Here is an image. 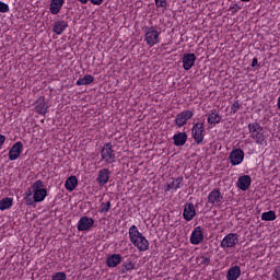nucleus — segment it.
<instances>
[{
  "label": "nucleus",
  "instance_id": "obj_37",
  "mask_svg": "<svg viewBox=\"0 0 280 280\" xmlns=\"http://www.w3.org/2000/svg\"><path fill=\"white\" fill-rule=\"evenodd\" d=\"M273 279L280 280V266L275 268V271L272 273Z\"/></svg>",
  "mask_w": 280,
  "mask_h": 280
},
{
  "label": "nucleus",
  "instance_id": "obj_1",
  "mask_svg": "<svg viewBox=\"0 0 280 280\" xmlns=\"http://www.w3.org/2000/svg\"><path fill=\"white\" fill-rule=\"evenodd\" d=\"M129 240L131 244H133V246H136V248L140 250V253H145V250L150 248V243L148 242L145 236H143V234L139 232V230L137 229V225L130 226Z\"/></svg>",
  "mask_w": 280,
  "mask_h": 280
},
{
  "label": "nucleus",
  "instance_id": "obj_32",
  "mask_svg": "<svg viewBox=\"0 0 280 280\" xmlns=\"http://www.w3.org/2000/svg\"><path fill=\"white\" fill-rule=\"evenodd\" d=\"M110 211V201L101 203L100 213H108Z\"/></svg>",
  "mask_w": 280,
  "mask_h": 280
},
{
  "label": "nucleus",
  "instance_id": "obj_25",
  "mask_svg": "<svg viewBox=\"0 0 280 280\" xmlns=\"http://www.w3.org/2000/svg\"><path fill=\"white\" fill-rule=\"evenodd\" d=\"M65 186H66V189H68V191H73V189L78 187V177H75V175L70 176L66 180Z\"/></svg>",
  "mask_w": 280,
  "mask_h": 280
},
{
  "label": "nucleus",
  "instance_id": "obj_35",
  "mask_svg": "<svg viewBox=\"0 0 280 280\" xmlns=\"http://www.w3.org/2000/svg\"><path fill=\"white\" fill-rule=\"evenodd\" d=\"M0 12L2 14H5L7 12H10V5H8V3H4L2 1H0Z\"/></svg>",
  "mask_w": 280,
  "mask_h": 280
},
{
  "label": "nucleus",
  "instance_id": "obj_36",
  "mask_svg": "<svg viewBox=\"0 0 280 280\" xmlns=\"http://www.w3.org/2000/svg\"><path fill=\"white\" fill-rule=\"evenodd\" d=\"M156 8H167V0H154Z\"/></svg>",
  "mask_w": 280,
  "mask_h": 280
},
{
  "label": "nucleus",
  "instance_id": "obj_30",
  "mask_svg": "<svg viewBox=\"0 0 280 280\" xmlns=\"http://www.w3.org/2000/svg\"><path fill=\"white\" fill-rule=\"evenodd\" d=\"M261 220H264L265 222H272L277 220V213H275V211L272 210L262 212Z\"/></svg>",
  "mask_w": 280,
  "mask_h": 280
},
{
  "label": "nucleus",
  "instance_id": "obj_5",
  "mask_svg": "<svg viewBox=\"0 0 280 280\" xmlns=\"http://www.w3.org/2000/svg\"><path fill=\"white\" fill-rule=\"evenodd\" d=\"M192 138L197 145H200L205 141V124L197 122L192 126Z\"/></svg>",
  "mask_w": 280,
  "mask_h": 280
},
{
  "label": "nucleus",
  "instance_id": "obj_22",
  "mask_svg": "<svg viewBox=\"0 0 280 280\" xmlns=\"http://www.w3.org/2000/svg\"><path fill=\"white\" fill-rule=\"evenodd\" d=\"M174 145L177 148L180 145H185L187 143V133L186 132H178L173 136Z\"/></svg>",
  "mask_w": 280,
  "mask_h": 280
},
{
  "label": "nucleus",
  "instance_id": "obj_42",
  "mask_svg": "<svg viewBox=\"0 0 280 280\" xmlns=\"http://www.w3.org/2000/svg\"><path fill=\"white\" fill-rule=\"evenodd\" d=\"M5 143V136L0 135V145H3Z\"/></svg>",
  "mask_w": 280,
  "mask_h": 280
},
{
  "label": "nucleus",
  "instance_id": "obj_21",
  "mask_svg": "<svg viewBox=\"0 0 280 280\" xmlns=\"http://www.w3.org/2000/svg\"><path fill=\"white\" fill-rule=\"evenodd\" d=\"M47 103L45 102V96H40L37 100V105L35 106V110L36 113H38V115H47Z\"/></svg>",
  "mask_w": 280,
  "mask_h": 280
},
{
  "label": "nucleus",
  "instance_id": "obj_17",
  "mask_svg": "<svg viewBox=\"0 0 280 280\" xmlns=\"http://www.w3.org/2000/svg\"><path fill=\"white\" fill-rule=\"evenodd\" d=\"M121 262V255L120 254H113L106 258V266L107 268H117Z\"/></svg>",
  "mask_w": 280,
  "mask_h": 280
},
{
  "label": "nucleus",
  "instance_id": "obj_10",
  "mask_svg": "<svg viewBox=\"0 0 280 280\" xmlns=\"http://www.w3.org/2000/svg\"><path fill=\"white\" fill-rule=\"evenodd\" d=\"M93 224H95V221L92 218L82 217L78 222L77 229L78 231H91Z\"/></svg>",
  "mask_w": 280,
  "mask_h": 280
},
{
  "label": "nucleus",
  "instance_id": "obj_3",
  "mask_svg": "<svg viewBox=\"0 0 280 280\" xmlns=\"http://www.w3.org/2000/svg\"><path fill=\"white\" fill-rule=\"evenodd\" d=\"M43 187V180L38 179L32 185V189L34 191L33 196V202H43L45 198H47V189L42 188Z\"/></svg>",
  "mask_w": 280,
  "mask_h": 280
},
{
  "label": "nucleus",
  "instance_id": "obj_20",
  "mask_svg": "<svg viewBox=\"0 0 280 280\" xmlns=\"http://www.w3.org/2000/svg\"><path fill=\"white\" fill-rule=\"evenodd\" d=\"M67 27H69V22L61 20L54 23L52 32L55 34H58V36H60V34H62V32H65Z\"/></svg>",
  "mask_w": 280,
  "mask_h": 280
},
{
  "label": "nucleus",
  "instance_id": "obj_34",
  "mask_svg": "<svg viewBox=\"0 0 280 280\" xmlns=\"http://www.w3.org/2000/svg\"><path fill=\"white\" fill-rule=\"evenodd\" d=\"M51 280H67V273L65 272H57L56 275L52 276Z\"/></svg>",
  "mask_w": 280,
  "mask_h": 280
},
{
  "label": "nucleus",
  "instance_id": "obj_23",
  "mask_svg": "<svg viewBox=\"0 0 280 280\" xmlns=\"http://www.w3.org/2000/svg\"><path fill=\"white\" fill-rule=\"evenodd\" d=\"M62 5H65V0H52L50 3L51 14H58V12H60L62 9Z\"/></svg>",
  "mask_w": 280,
  "mask_h": 280
},
{
  "label": "nucleus",
  "instance_id": "obj_8",
  "mask_svg": "<svg viewBox=\"0 0 280 280\" xmlns=\"http://www.w3.org/2000/svg\"><path fill=\"white\" fill-rule=\"evenodd\" d=\"M240 242V238L237 237V234L230 233L221 242V248H233L235 245H237Z\"/></svg>",
  "mask_w": 280,
  "mask_h": 280
},
{
  "label": "nucleus",
  "instance_id": "obj_18",
  "mask_svg": "<svg viewBox=\"0 0 280 280\" xmlns=\"http://www.w3.org/2000/svg\"><path fill=\"white\" fill-rule=\"evenodd\" d=\"M250 183H252L250 176L243 175V176L238 177L236 186L238 187V189H242V191H246V189H248V187H250Z\"/></svg>",
  "mask_w": 280,
  "mask_h": 280
},
{
  "label": "nucleus",
  "instance_id": "obj_40",
  "mask_svg": "<svg viewBox=\"0 0 280 280\" xmlns=\"http://www.w3.org/2000/svg\"><path fill=\"white\" fill-rule=\"evenodd\" d=\"M90 2L92 3V5H102V3H104V0H90Z\"/></svg>",
  "mask_w": 280,
  "mask_h": 280
},
{
  "label": "nucleus",
  "instance_id": "obj_41",
  "mask_svg": "<svg viewBox=\"0 0 280 280\" xmlns=\"http://www.w3.org/2000/svg\"><path fill=\"white\" fill-rule=\"evenodd\" d=\"M257 65H259V60H257V58H254L252 61V67H257Z\"/></svg>",
  "mask_w": 280,
  "mask_h": 280
},
{
  "label": "nucleus",
  "instance_id": "obj_43",
  "mask_svg": "<svg viewBox=\"0 0 280 280\" xmlns=\"http://www.w3.org/2000/svg\"><path fill=\"white\" fill-rule=\"evenodd\" d=\"M79 1L80 3H83V4L89 3V0H79Z\"/></svg>",
  "mask_w": 280,
  "mask_h": 280
},
{
  "label": "nucleus",
  "instance_id": "obj_33",
  "mask_svg": "<svg viewBox=\"0 0 280 280\" xmlns=\"http://www.w3.org/2000/svg\"><path fill=\"white\" fill-rule=\"evenodd\" d=\"M240 108H242L240 101H235L231 106V113H233V115H235V113H237V110H240Z\"/></svg>",
  "mask_w": 280,
  "mask_h": 280
},
{
  "label": "nucleus",
  "instance_id": "obj_15",
  "mask_svg": "<svg viewBox=\"0 0 280 280\" xmlns=\"http://www.w3.org/2000/svg\"><path fill=\"white\" fill-rule=\"evenodd\" d=\"M202 240H205V234H202V228L200 226L195 228V230L190 235V244H194L195 246H197V244H200Z\"/></svg>",
  "mask_w": 280,
  "mask_h": 280
},
{
  "label": "nucleus",
  "instance_id": "obj_19",
  "mask_svg": "<svg viewBox=\"0 0 280 280\" xmlns=\"http://www.w3.org/2000/svg\"><path fill=\"white\" fill-rule=\"evenodd\" d=\"M241 276H242V269L240 268V266L235 265L228 270L226 279L237 280L240 279Z\"/></svg>",
  "mask_w": 280,
  "mask_h": 280
},
{
  "label": "nucleus",
  "instance_id": "obj_44",
  "mask_svg": "<svg viewBox=\"0 0 280 280\" xmlns=\"http://www.w3.org/2000/svg\"><path fill=\"white\" fill-rule=\"evenodd\" d=\"M241 1L247 2V1H250V0H241Z\"/></svg>",
  "mask_w": 280,
  "mask_h": 280
},
{
  "label": "nucleus",
  "instance_id": "obj_39",
  "mask_svg": "<svg viewBox=\"0 0 280 280\" xmlns=\"http://www.w3.org/2000/svg\"><path fill=\"white\" fill-rule=\"evenodd\" d=\"M238 10H241L238 4H234L233 7H230V11H232V14H236Z\"/></svg>",
  "mask_w": 280,
  "mask_h": 280
},
{
  "label": "nucleus",
  "instance_id": "obj_7",
  "mask_svg": "<svg viewBox=\"0 0 280 280\" xmlns=\"http://www.w3.org/2000/svg\"><path fill=\"white\" fill-rule=\"evenodd\" d=\"M103 161L106 163H115V153H113V144L105 143L101 152Z\"/></svg>",
  "mask_w": 280,
  "mask_h": 280
},
{
  "label": "nucleus",
  "instance_id": "obj_26",
  "mask_svg": "<svg viewBox=\"0 0 280 280\" xmlns=\"http://www.w3.org/2000/svg\"><path fill=\"white\" fill-rule=\"evenodd\" d=\"M94 81H95L94 75L86 74V75H84L83 78H81L77 81V85L78 86H84V85L93 84Z\"/></svg>",
  "mask_w": 280,
  "mask_h": 280
},
{
  "label": "nucleus",
  "instance_id": "obj_4",
  "mask_svg": "<svg viewBox=\"0 0 280 280\" xmlns=\"http://www.w3.org/2000/svg\"><path fill=\"white\" fill-rule=\"evenodd\" d=\"M159 31L154 30V26H147L144 28V40L147 45H150V47H153V45H159Z\"/></svg>",
  "mask_w": 280,
  "mask_h": 280
},
{
  "label": "nucleus",
  "instance_id": "obj_13",
  "mask_svg": "<svg viewBox=\"0 0 280 280\" xmlns=\"http://www.w3.org/2000/svg\"><path fill=\"white\" fill-rule=\"evenodd\" d=\"M21 152H23V142H15L9 151L10 161H16L21 156Z\"/></svg>",
  "mask_w": 280,
  "mask_h": 280
},
{
  "label": "nucleus",
  "instance_id": "obj_31",
  "mask_svg": "<svg viewBox=\"0 0 280 280\" xmlns=\"http://www.w3.org/2000/svg\"><path fill=\"white\" fill-rule=\"evenodd\" d=\"M32 194H34V188H28L25 192L24 200L27 206L34 205V200L32 199Z\"/></svg>",
  "mask_w": 280,
  "mask_h": 280
},
{
  "label": "nucleus",
  "instance_id": "obj_6",
  "mask_svg": "<svg viewBox=\"0 0 280 280\" xmlns=\"http://www.w3.org/2000/svg\"><path fill=\"white\" fill-rule=\"evenodd\" d=\"M191 117H194V112H191L189 109L179 113L175 117V126H177L178 128H183V126H186L187 121H189V119H191Z\"/></svg>",
  "mask_w": 280,
  "mask_h": 280
},
{
  "label": "nucleus",
  "instance_id": "obj_12",
  "mask_svg": "<svg viewBox=\"0 0 280 280\" xmlns=\"http://www.w3.org/2000/svg\"><path fill=\"white\" fill-rule=\"evenodd\" d=\"M108 180H110V171L108 168L100 170L96 177L97 185H100V187H104Z\"/></svg>",
  "mask_w": 280,
  "mask_h": 280
},
{
  "label": "nucleus",
  "instance_id": "obj_27",
  "mask_svg": "<svg viewBox=\"0 0 280 280\" xmlns=\"http://www.w3.org/2000/svg\"><path fill=\"white\" fill-rule=\"evenodd\" d=\"M183 183V177L172 178L166 186L165 191H170V189H180V184Z\"/></svg>",
  "mask_w": 280,
  "mask_h": 280
},
{
  "label": "nucleus",
  "instance_id": "obj_11",
  "mask_svg": "<svg viewBox=\"0 0 280 280\" xmlns=\"http://www.w3.org/2000/svg\"><path fill=\"white\" fill-rule=\"evenodd\" d=\"M229 160L232 165H240L244 161V151L242 149L233 150L229 155Z\"/></svg>",
  "mask_w": 280,
  "mask_h": 280
},
{
  "label": "nucleus",
  "instance_id": "obj_38",
  "mask_svg": "<svg viewBox=\"0 0 280 280\" xmlns=\"http://www.w3.org/2000/svg\"><path fill=\"white\" fill-rule=\"evenodd\" d=\"M201 265L203 266H209V264H211V258L210 257H205V256H201Z\"/></svg>",
  "mask_w": 280,
  "mask_h": 280
},
{
  "label": "nucleus",
  "instance_id": "obj_2",
  "mask_svg": "<svg viewBox=\"0 0 280 280\" xmlns=\"http://www.w3.org/2000/svg\"><path fill=\"white\" fill-rule=\"evenodd\" d=\"M248 130L252 139H255L259 145H266V136H264V127L258 122H252L248 125Z\"/></svg>",
  "mask_w": 280,
  "mask_h": 280
},
{
  "label": "nucleus",
  "instance_id": "obj_28",
  "mask_svg": "<svg viewBox=\"0 0 280 280\" xmlns=\"http://www.w3.org/2000/svg\"><path fill=\"white\" fill-rule=\"evenodd\" d=\"M136 265L132 260L124 261L122 268H118L120 275H126V272H130V270H135Z\"/></svg>",
  "mask_w": 280,
  "mask_h": 280
},
{
  "label": "nucleus",
  "instance_id": "obj_24",
  "mask_svg": "<svg viewBox=\"0 0 280 280\" xmlns=\"http://www.w3.org/2000/svg\"><path fill=\"white\" fill-rule=\"evenodd\" d=\"M220 121H222V116H220V114H218L215 110L208 115V124L211 126H215L220 124Z\"/></svg>",
  "mask_w": 280,
  "mask_h": 280
},
{
  "label": "nucleus",
  "instance_id": "obj_14",
  "mask_svg": "<svg viewBox=\"0 0 280 280\" xmlns=\"http://www.w3.org/2000/svg\"><path fill=\"white\" fill-rule=\"evenodd\" d=\"M196 65V55L190 52V54H184L183 55V68L185 71H189L191 67Z\"/></svg>",
  "mask_w": 280,
  "mask_h": 280
},
{
  "label": "nucleus",
  "instance_id": "obj_9",
  "mask_svg": "<svg viewBox=\"0 0 280 280\" xmlns=\"http://www.w3.org/2000/svg\"><path fill=\"white\" fill-rule=\"evenodd\" d=\"M223 200L224 197L222 196V192H220V188H214L208 195V202L213 207H215V205H222Z\"/></svg>",
  "mask_w": 280,
  "mask_h": 280
},
{
  "label": "nucleus",
  "instance_id": "obj_16",
  "mask_svg": "<svg viewBox=\"0 0 280 280\" xmlns=\"http://www.w3.org/2000/svg\"><path fill=\"white\" fill-rule=\"evenodd\" d=\"M184 220H186V222H191L192 218H196V208H194V203H187L184 208Z\"/></svg>",
  "mask_w": 280,
  "mask_h": 280
},
{
  "label": "nucleus",
  "instance_id": "obj_29",
  "mask_svg": "<svg viewBox=\"0 0 280 280\" xmlns=\"http://www.w3.org/2000/svg\"><path fill=\"white\" fill-rule=\"evenodd\" d=\"M14 205V200L10 197L3 198L0 200V211H5V209H10Z\"/></svg>",
  "mask_w": 280,
  "mask_h": 280
}]
</instances>
